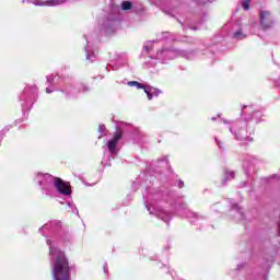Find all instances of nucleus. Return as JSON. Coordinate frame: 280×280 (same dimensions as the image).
<instances>
[{
	"label": "nucleus",
	"instance_id": "obj_38",
	"mask_svg": "<svg viewBox=\"0 0 280 280\" xmlns=\"http://www.w3.org/2000/svg\"><path fill=\"white\" fill-rule=\"evenodd\" d=\"M276 86H280V82L279 81H276Z\"/></svg>",
	"mask_w": 280,
	"mask_h": 280
},
{
	"label": "nucleus",
	"instance_id": "obj_42",
	"mask_svg": "<svg viewBox=\"0 0 280 280\" xmlns=\"http://www.w3.org/2000/svg\"><path fill=\"white\" fill-rule=\"evenodd\" d=\"M211 120H212V121H215V117H212Z\"/></svg>",
	"mask_w": 280,
	"mask_h": 280
},
{
	"label": "nucleus",
	"instance_id": "obj_30",
	"mask_svg": "<svg viewBox=\"0 0 280 280\" xmlns=\"http://www.w3.org/2000/svg\"><path fill=\"white\" fill-rule=\"evenodd\" d=\"M199 5H207V3H213V0H194Z\"/></svg>",
	"mask_w": 280,
	"mask_h": 280
},
{
	"label": "nucleus",
	"instance_id": "obj_25",
	"mask_svg": "<svg viewBox=\"0 0 280 280\" xmlns=\"http://www.w3.org/2000/svg\"><path fill=\"white\" fill-rule=\"evenodd\" d=\"M67 206L69 207V209H71L74 215H80V212L78 211V207H75V203L68 201Z\"/></svg>",
	"mask_w": 280,
	"mask_h": 280
},
{
	"label": "nucleus",
	"instance_id": "obj_34",
	"mask_svg": "<svg viewBox=\"0 0 280 280\" xmlns=\"http://www.w3.org/2000/svg\"><path fill=\"white\" fill-rule=\"evenodd\" d=\"M54 91H59L58 89H56V86H54L52 89L51 88H46V93H54Z\"/></svg>",
	"mask_w": 280,
	"mask_h": 280
},
{
	"label": "nucleus",
	"instance_id": "obj_4",
	"mask_svg": "<svg viewBox=\"0 0 280 280\" xmlns=\"http://www.w3.org/2000/svg\"><path fill=\"white\" fill-rule=\"evenodd\" d=\"M178 56L186 58V60H195V58H198V52L194 50H178L172 47H162L154 55V59L162 62V65H167L170 60H175Z\"/></svg>",
	"mask_w": 280,
	"mask_h": 280
},
{
	"label": "nucleus",
	"instance_id": "obj_21",
	"mask_svg": "<svg viewBox=\"0 0 280 280\" xmlns=\"http://www.w3.org/2000/svg\"><path fill=\"white\" fill-rule=\"evenodd\" d=\"M58 80H59L58 75L49 74L46 77V82L47 84H49V86H51V89H54V86L58 84Z\"/></svg>",
	"mask_w": 280,
	"mask_h": 280
},
{
	"label": "nucleus",
	"instance_id": "obj_7",
	"mask_svg": "<svg viewBox=\"0 0 280 280\" xmlns=\"http://www.w3.org/2000/svg\"><path fill=\"white\" fill-rule=\"evenodd\" d=\"M143 198L147 200L144 201L147 211H149V213L151 215H156V218H159L160 220H162L163 222H165L167 225H170V221L172 220V214L163 209H159V208H154L152 207V203L150 202V200H152V195H143Z\"/></svg>",
	"mask_w": 280,
	"mask_h": 280
},
{
	"label": "nucleus",
	"instance_id": "obj_43",
	"mask_svg": "<svg viewBox=\"0 0 280 280\" xmlns=\"http://www.w3.org/2000/svg\"><path fill=\"white\" fill-rule=\"evenodd\" d=\"M3 139V136L0 137V141Z\"/></svg>",
	"mask_w": 280,
	"mask_h": 280
},
{
	"label": "nucleus",
	"instance_id": "obj_15",
	"mask_svg": "<svg viewBox=\"0 0 280 280\" xmlns=\"http://www.w3.org/2000/svg\"><path fill=\"white\" fill-rule=\"evenodd\" d=\"M230 215L236 222H242V220H244V210L242 209V207H240V205L232 203L231 205V210H230Z\"/></svg>",
	"mask_w": 280,
	"mask_h": 280
},
{
	"label": "nucleus",
	"instance_id": "obj_33",
	"mask_svg": "<svg viewBox=\"0 0 280 280\" xmlns=\"http://www.w3.org/2000/svg\"><path fill=\"white\" fill-rule=\"evenodd\" d=\"M177 187L183 189V187H185V182H183V179L177 180Z\"/></svg>",
	"mask_w": 280,
	"mask_h": 280
},
{
	"label": "nucleus",
	"instance_id": "obj_3",
	"mask_svg": "<svg viewBox=\"0 0 280 280\" xmlns=\"http://www.w3.org/2000/svg\"><path fill=\"white\" fill-rule=\"evenodd\" d=\"M225 128L230 130L236 141H240L243 145H248L253 143V135H255V129L248 127V122L244 120L237 121H226L223 120Z\"/></svg>",
	"mask_w": 280,
	"mask_h": 280
},
{
	"label": "nucleus",
	"instance_id": "obj_5",
	"mask_svg": "<svg viewBox=\"0 0 280 280\" xmlns=\"http://www.w3.org/2000/svg\"><path fill=\"white\" fill-rule=\"evenodd\" d=\"M121 129H117L114 133L113 139L108 140L105 145H103V160L102 165L110 167V161H114L115 156L119 154L118 143L122 137Z\"/></svg>",
	"mask_w": 280,
	"mask_h": 280
},
{
	"label": "nucleus",
	"instance_id": "obj_26",
	"mask_svg": "<svg viewBox=\"0 0 280 280\" xmlns=\"http://www.w3.org/2000/svg\"><path fill=\"white\" fill-rule=\"evenodd\" d=\"M159 165H164V167H170V160L167 156H163L159 160Z\"/></svg>",
	"mask_w": 280,
	"mask_h": 280
},
{
	"label": "nucleus",
	"instance_id": "obj_22",
	"mask_svg": "<svg viewBox=\"0 0 280 280\" xmlns=\"http://www.w3.org/2000/svg\"><path fill=\"white\" fill-rule=\"evenodd\" d=\"M233 178H235V172L225 170L224 171V178L222 180V184L226 185V183H229V180H233Z\"/></svg>",
	"mask_w": 280,
	"mask_h": 280
},
{
	"label": "nucleus",
	"instance_id": "obj_41",
	"mask_svg": "<svg viewBox=\"0 0 280 280\" xmlns=\"http://www.w3.org/2000/svg\"><path fill=\"white\" fill-rule=\"evenodd\" d=\"M240 268H242V265H237V269L240 270Z\"/></svg>",
	"mask_w": 280,
	"mask_h": 280
},
{
	"label": "nucleus",
	"instance_id": "obj_12",
	"mask_svg": "<svg viewBox=\"0 0 280 280\" xmlns=\"http://www.w3.org/2000/svg\"><path fill=\"white\" fill-rule=\"evenodd\" d=\"M229 36L232 37L233 40H244V38L248 37V33H246V25L235 24Z\"/></svg>",
	"mask_w": 280,
	"mask_h": 280
},
{
	"label": "nucleus",
	"instance_id": "obj_9",
	"mask_svg": "<svg viewBox=\"0 0 280 280\" xmlns=\"http://www.w3.org/2000/svg\"><path fill=\"white\" fill-rule=\"evenodd\" d=\"M178 215H180L182 218H187L190 224H200V222L205 220V217L199 215L198 213L187 209L186 205H183L180 210H178Z\"/></svg>",
	"mask_w": 280,
	"mask_h": 280
},
{
	"label": "nucleus",
	"instance_id": "obj_6",
	"mask_svg": "<svg viewBox=\"0 0 280 280\" xmlns=\"http://www.w3.org/2000/svg\"><path fill=\"white\" fill-rule=\"evenodd\" d=\"M36 100H38V88L36 85H26L20 94L22 110H32Z\"/></svg>",
	"mask_w": 280,
	"mask_h": 280
},
{
	"label": "nucleus",
	"instance_id": "obj_36",
	"mask_svg": "<svg viewBox=\"0 0 280 280\" xmlns=\"http://www.w3.org/2000/svg\"><path fill=\"white\" fill-rule=\"evenodd\" d=\"M104 130H106V126L100 125L98 126V132H104Z\"/></svg>",
	"mask_w": 280,
	"mask_h": 280
},
{
	"label": "nucleus",
	"instance_id": "obj_14",
	"mask_svg": "<svg viewBox=\"0 0 280 280\" xmlns=\"http://www.w3.org/2000/svg\"><path fill=\"white\" fill-rule=\"evenodd\" d=\"M22 3H33V5H46L48 8H54V5H62V3H67V0H22Z\"/></svg>",
	"mask_w": 280,
	"mask_h": 280
},
{
	"label": "nucleus",
	"instance_id": "obj_19",
	"mask_svg": "<svg viewBox=\"0 0 280 280\" xmlns=\"http://www.w3.org/2000/svg\"><path fill=\"white\" fill-rule=\"evenodd\" d=\"M144 93H147L148 100H153V97H159L161 90L152 88L150 85L144 86Z\"/></svg>",
	"mask_w": 280,
	"mask_h": 280
},
{
	"label": "nucleus",
	"instance_id": "obj_17",
	"mask_svg": "<svg viewBox=\"0 0 280 280\" xmlns=\"http://www.w3.org/2000/svg\"><path fill=\"white\" fill-rule=\"evenodd\" d=\"M86 46H85V58L90 60V62H95V51H93V46H91V37H85Z\"/></svg>",
	"mask_w": 280,
	"mask_h": 280
},
{
	"label": "nucleus",
	"instance_id": "obj_20",
	"mask_svg": "<svg viewBox=\"0 0 280 280\" xmlns=\"http://www.w3.org/2000/svg\"><path fill=\"white\" fill-rule=\"evenodd\" d=\"M116 23H117V21H115V20H106V22L103 24V30H104L105 34H107V35L113 34V32H115Z\"/></svg>",
	"mask_w": 280,
	"mask_h": 280
},
{
	"label": "nucleus",
	"instance_id": "obj_24",
	"mask_svg": "<svg viewBox=\"0 0 280 280\" xmlns=\"http://www.w3.org/2000/svg\"><path fill=\"white\" fill-rule=\"evenodd\" d=\"M127 84L128 86H137L138 89H143V91L145 90V85L139 81H129Z\"/></svg>",
	"mask_w": 280,
	"mask_h": 280
},
{
	"label": "nucleus",
	"instance_id": "obj_39",
	"mask_svg": "<svg viewBox=\"0 0 280 280\" xmlns=\"http://www.w3.org/2000/svg\"><path fill=\"white\" fill-rule=\"evenodd\" d=\"M42 235H44V237H47L48 234L44 232V233H42Z\"/></svg>",
	"mask_w": 280,
	"mask_h": 280
},
{
	"label": "nucleus",
	"instance_id": "obj_11",
	"mask_svg": "<svg viewBox=\"0 0 280 280\" xmlns=\"http://www.w3.org/2000/svg\"><path fill=\"white\" fill-rule=\"evenodd\" d=\"M259 25L261 30H272L275 27V18L269 11H260Z\"/></svg>",
	"mask_w": 280,
	"mask_h": 280
},
{
	"label": "nucleus",
	"instance_id": "obj_2",
	"mask_svg": "<svg viewBox=\"0 0 280 280\" xmlns=\"http://www.w3.org/2000/svg\"><path fill=\"white\" fill-rule=\"evenodd\" d=\"M35 183L39 185L42 194L48 198H71V183L63 180L60 177H55L49 173H37Z\"/></svg>",
	"mask_w": 280,
	"mask_h": 280
},
{
	"label": "nucleus",
	"instance_id": "obj_32",
	"mask_svg": "<svg viewBox=\"0 0 280 280\" xmlns=\"http://www.w3.org/2000/svg\"><path fill=\"white\" fill-rule=\"evenodd\" d=\"M158 40H170V33H162V37L158 38Z\"/></svg>",
	"mask_w": 280,
	"mask_h": 280
},
{
	"label": "nucleus",
	"instance_id": "obj_35",
	"mask_svg": "<svg viewBox=\"0 0 280 280\" xmlns=\"http://www.w3.org/2000/svg\"><path fill=\"white\" fill-rule=\"evenodd\" d=\"M103 270H104L105 275H108V264H106V262L104 264Z\"/></svg>",
	"mask_w": 280,
	"mask_h": 280
},
{
	"label": "nucleus",
	"instance_id": "obj_16",
	"mask_svg": "<svg viewBox=\"0 0 280 280\" xmlns=\"http://www.w3.org/2000/svg\"><path fill=\"white\" fill-rule=\"evenodd\" d=\"M257 160L255 158H250L246 162L243 163V168L246 176H253L255 174V164Z\"/></svg>",
	"mask_w": 280,
	"mask_h": 280
},
{
	"label": "nucleus",
	"instance_id": "obj_23",
	"mask_svg": "<svg viewBox=\"0 0 280 280\" xmlns=\"http://www.w3.org/2000/svg\"><path fill=\"white\" fill-rule=\"evenodd\" d=\"M154 60L156 59L154 58V55H153L150 57L148 61L143 63V69H155L156 62Z\"/></svg>",
	"mask_w": 280,
	"mask_h": 280
},
{
	"label": "nucleus",
	"instance_id": "obj_18",
	"mask_svg": "<svg viewBox=\"0 0 280 280\" xmlns=\"http://www.w3.org/2000/svg\"><path fill=\"white\" fill-rule=\"evenodd\" d=\"M57 237H58L59 242H61V244H71V234L69 233V231L66 228L60 230Z\"/></svg>",
	"mask_w": 280,
	"mask_h": 280
},
{
	"label": "nucleus",
	"instance_id": "obj_31",
	"mask_svg": "<svg viewBox=\"0 0 280 280\" xmlns=\"http://www.w3.org/2000/svg\"><path fill=\"white\" fill-rule=\"evenodd\" d=\"M214 141H215L218 148L220 150H222V152H224V143L222 141H220L218 138H214Z\"/></svg>",
	"mask_w": 280,
	"mask_h": 280
},
{
	"label": "nucleus",
	"instance_id": "obj_40",
	"mask_svg": "<svg viewBox=\"0 0 280 280\" xmlns=\"http://www.w3.org/2000/svg\"><path fill=\"white\" fill-rule=\"evenodd\" d=\"M98 78H100V80H103V79H104V77H102V75H98Z\"/></svg>",
	"mask_w": 280,
	"mask_h": 280
},
{
	"label": "nucleus",
	"instance_id": "obj_37",
	"mask_svg": "<svg viewBox=\"0 0 280 280\" xmlns=\"http://www.w3.org/2000/svg\"><path fill=\"white\" fill-rule=\"evenodd\" d=\"M248 185H250V183L245 182V183H243V185H241V187H248Z\"/></svg>",
	"mask_w": 280,
	"mask_h": 280
},
{
	"label": "nucleus",
	"instance_id": "obj_1",
	"mask_svg": "<svg viewBox=\"0 0 280 280\" xmlns=\"http://www.w3.org/2000/svg\"><path fill=\"white\" fill-rule=\"evenodd\" d=\"M46 244L49 248L50 272L52 280H71V270L67 254L58 248V243L48 238Z\"/></svg>",
	"mask_w": 280,
	"mask_h": 280
},
{
	"label": "nucleus",
	"instance_id": "obj_44",
	"mask_svg": "<svg viewBox=\"0 0 280 280\" xmlns=\"http://www.w3.org/2000/svg\"><path fill=\"white\" fill-rule=\"evenodd\" d=\"M270 261H273V259H272V258H270Z\"/></svg>",
	"mask_w": 280,
	"mask_h": 280
},
{
	"label": "nucleus",
	"instance_id": "obj_28",
	"mask_svg": "<svg viewBox=\"0 0 280 280\" xmlns=\"http://www.w3.org/2000/svg\"><path fill=\"white\" fill-rule=\"evenodd\" d=\"M152 43H153V42H147V43L144 44L143 54H150V49H152Z\"/></svg>",
	"mask_w": 280,
	"mask_h": 280
},
{
	"label": "nucleus",
	"instance_id": "obj_27",
	"mask_svg": "<svg viewBox=\"0 0 280 280\" xmlns=\"http://www.w3.org/2000/svg\"><path fill=\"white\" fill-rule=\"evenodd\" d=\"M132 8V3L130 1H124L121 3V9L122 10H130Z\"/></svg>",
	"mask_w": 280,
	"mask_h": 280
},
{
	"label": "nucleus",
	"instance_id": "obj_8",
	"mask_svg": "<svg viewBox=\"0 0 280 280\" xmlns=\"http://www.w3.org/2000/svg\"><path fill=\"white\" fill-rule=\"evenodd\" d=\"M61 93H63L65 97L71 98L75 97L78 93H86L89 91V86L82 83L69 82L65 83V85L59 89Z\"/></svg>",
	"mask_w": 280,
	"mask_h": 280
},
{
	"label": "nucleus",
	"instance_id": "obj_10",
	"mask_svg": "<svg viewBox=\"0 0 280 280\" xmlns=\"http://www.w3.org/2000/svg\"><path fill=\"white\" fill-rule=\"evenodd\" d=\"M63 229L65 228H62V223L60 221L54 220L39 228V233L45 231L46 233H49V235L57 237Z\"/></svg>",
	"mask_w": 280,
	"mask_h": 280
},
{
	"label": "nucleus",
	"instance_id": "obj_13",
	"mask_svg": "<svg viewBox=\"0 0 280 280\" xmlns=\"http://www.w3.org/2000/svg\"><path fill=\"white\" fill-rule=\"evenodd\" d=\"M242 114L249 115V117L247 118L248 121H250L252 119L259 121L261 119V112L259 109H256L253 105H244L242 107Z\"/></svg>",
	"mask_w": 280,
	"mask_h": 280
},
{
	"label": "nucleus",
	"instance_id": "obj_29",
	"mask_svg": "<svg viewBox=\"0 0 280 280\" xmlns=\"http://www.w3.org/2000/svg\"><path fill=\"white\" fill-rule=\"evenodd\" d=\"M242 7H243L244 10H246V11L250 10V0H243Z\"/></svg>",
	"mask_w": 280,
	"mask_h": 280
}]
</instances>
